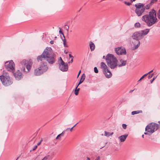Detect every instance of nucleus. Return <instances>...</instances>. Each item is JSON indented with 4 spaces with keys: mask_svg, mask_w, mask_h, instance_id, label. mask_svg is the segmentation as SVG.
Returning <instances> with one entry per match:
<instances>
[{
    "mask_svg": "<svg viewBox=\"0 0 160 160\" xmlns=\"http://www.w3.org/2000/svg\"><path fill=\"white\" fill-rule=\"evenodd\" d=\"M78 87L76 86L74 91V93L76 95H77L78 94L79 91L80 90V88H78Z\"/></svg>",
    "mask_w": 160,
    "mask_h": 160,
    "instance_id": "26",
    "label": "nucleus"
},
{
    "mask_svg": "<svg viewBox=\"0 0 160 160\" xmlns=\"http://www.w3.org/2000/svg\"><path fill=\"white\" fill-rule=\"evenodd\" d=\"M72 61H73V59L72 58L71 61H70L68 63H72Z\"/></svg>",
    "mask_w": 160,
    "mask_h": 160,
    "instance_id": "50",
    "label": "nucleus"
},
{
    "mask_svg": "<svg viewBox=\"0 0 160 160\" xmlns=\"http://www.w3.org/2000/svg\"><path fill=\"white\" fill-rule=\"evenodd\" d=\"M57 38V37H56H56H55V39H56V38Z\"/></svg>",
    "mask_w": 160,
    "mask_h": 160,
    "instance_id": "62",
    "label": "nucleus"
},
{
    "mask_svg": "<svg viewBox=\"0 0 160 160\" xmlns=\"http://www.w3.org/2000/svg\"><path fill=\"white\" fill-rule=\"evenodd\" d=\"M15 79L18 80H20L22 78V73L19 70H18L15 72H12Z\"/></svg>",
    "mask_w": 160,
    "mask_h": 160,
    "instance_id": "13",
    "label": "nucleus"
},
{
    "mask_svg": "<svg viewBox=\"0 0 160 160\" xmlns=\"http://www.w3.org/2000/svg\"><path fill=\"white\" fill-rule=\"evenodd\" d=\"M85 78V74L83 73L81 77V78H80L79 81L78 83V84L76 86L78 87L79 86V85H80L81 83H82L84 80Z\"/></svg>",
    "mask_w": 160,
    "mask_h": 160,
    "instance_id": "18",
    "label": "nucleus"
},
{
    "mask_svg": "<svg viewBox=\"0 0 160 160\" xmlns=\"http://www.w3.org/2000/svg\"><path fill=\"white\" fill-rule=\"evenodd\" d=\"M41 143V142H40L38 143L37 144V145H40V144Z\"/></svg>",
    "mask_w": 160,
    "mask_h": 160,
    "instance_id": "54",
    "label": "nucleus"
},
{
    "mask_svg": "<svg viewBox=\"0 0 160 160\" xmlns=\"http://www.w3.org/2000/svg\"><path fill=\"white\" fill-rule=\"evenodd\" d=\"M142 110H137V111H133L132 112L131 114L132 115H134L135 114H138L140 113H142Z\"/></svg>",
    "mask_w": 160,
    "mask_h": 160,
    "instance_id": "25",
    "label": "nucleus"
},
{
    "mask_svg": "<svg viewBox=\"0 0 160 160\" xmlns=\"http://www.w3.org/2000/svg\"><path fill=\"white\" fill-rule=\"evenodd\" d=\"M64 53L66 54H67L68 53V52H65V51H64Z\"/></svg>",
    "mask_w": 160,
    "mask_h": 160,
    "instance_id": "57",
    "label": "nucleus"
},
{
    "mask_svg": "<svg viewBox=\"0 0 160 160\" xmlns=\"http://www.w3.org/2000/svg\"><path fill=\"white\" fill-rule=\"evenodd\" d=\"M38 68L40 69L41 71L43 73L46 72L48 69L46 62H43L41 63V64Z\"/></svg>",
    "mask_w": 160,
    "mask_h": 160,
    "instance_id": "12",
    "label": "nucleus"
},
{
    "mask_svg": "<svg viewBox=\"0 0 160 160\" xmlns=\"http://www.w3.org/2000/svg\"><path fill=\"white\" fill-rule=\"evenodd\" d=\"M64 131H63L61 133L58 135L56 138V139H61V137L64 136V134L63 133Z\"/></svg>",
    "mask_w": 160,
    "mask_h": 160,
    "instance_id": "24",
    "label": "nucleus"
},
{
    "mask_svg": "<svg viewBox=\"0 0 160 160\" xmlns=\"http://www.w3.org/2000/svg\"><path fill=\"white\" fill-rule=\"evenodd\" d=\"M90 49L91 51H93L95 48V46L94 43L92 42H90Z\"/></svg>",
    "mask_w": 160,
    "mask_h": 160,
    "instance_id": "22",
    "label": "nucleus"
},
{
    "mask_svg": "<svg viewBox=\"0 0 160 160\" xmlns=\"http://www.w3.org/2000/svg\"><path fill=\"white\" fill-rule=\"evenodd\" d=\"M69 129H70V128H68L66 129V130L67 131L68 130H69Z\"/></svg>",
    "mask_w": 160,
    "mask_h": 160,
    "instance_id": "59",
    "label": "nucleus"
},
{
    "mask_svg": "<svg viewBox=\"0 0 160 160\" xmlns=\"http://www.w3.org/2000/svg\"><path fill=\"white\" fill-rule=\"evenodd\" d=\"M124 3L127 5L128 6H130L131 4V3L129 2H127L126 1H124Z\"/></svg>",
    "mask_w": 160,
    "mask_h": 160,
    "instance_id": "39",
    "label": "nucleus"
},
{
    "mask_svg": "<svg viewBox=\"0 0 160 160\" xmlns=\"http://www.w3.org/2000/svg\"><path fill=\"white\" fill-rule=\"evenodd\" d=\"M149 138L152 140H153L154 141H156V140H155L153 138L152 136H151Z\"/></svg>",
    "mask_w": 160,
    "mask_h": 160,
    "instance_id": "45",
    "label": "nucleus"
},
{
    "mask_svg": "<svg viewBox=\"0 0 160 160\" xmlns=\"http://www.w3.org/2000/svg\"><path fill=\"white\" fill-rule=\"evenodd\" d=\"M120 62H121V63L120 64H118V66L119 67H121L123 66H125L127 63V61L126 60H120Z\"/></svg>",
    "mask_w": 160,
    "mask_h": 160,
    "instance_id": "20",
    "label": "nucleus"
},
{
    "mask_svg": "<svg viewBox=\"0 0 160 160\" xmlns=\"http://www.w3.org/2000/svg\"><path fill=\"white\" fill-rule=\"evenodd\" d=\"M37 148V145H35V146H34L32 148V151L35 150Z\"/></svg>",
    "mask_w": 160,
    "mask_h": 160,
    "instance_id": "42",
    "label": "nucleus"
},
{
    "mask_svg": "<svg viewBox=\"0 0 160 160\" xmlns=\"http://www.w3.org/2000/svg\"><path fill=\"white\" fill-rule=\"evenodd\" d=\"M105 146H105H103V147H102V148H100V149H102V148H103V147H104Z\"/></svg>",
    "mask_w": 160,
    "mask_h": 160,
    "instance_id": "60",
    "label": "nucleus"
},
{
    "mask_svg": "<svg viewBox=\"0 0 160 160\" xmlns=\"http://www.w3.org/2000/svg\"><path fill=\"white\" fill-rule=\"evenodd\" d=\"M113 134V132H112L111 133H110V134H109L110 136L112 135Z\"/></svg>",
    "mask_w": 160,
    "mask_h": 160,
    "instance_id": "52",
    "label": "nucleus"
},
{
    "mask_svg": "<svg viewBox=\"0 0 160 160\" xmlns=\"http://www.w3.org/2000/svg\"><path fill=\"white\" fill-rule=\"evenodd\" d=\"M154 125H155L156 130H157L160 128V126L156 123H154Z\"/></svg>",
    "mask_w": 160,
    "mask_h": 160,
    "instance_id": "30",
    "label": "nucleus"
},
{
    "mask_svg": "<svg viewBox=\"0 0 160 160\" xmlns=\"http://www.w3.org/2000/svg\"><path fill=\"white\" fill-rule=\"evenodd\" d=\"M101 67L102 69V72L107 78H110L112 76V73L109 70L106 64L103 62L101 63Z\"/></svg>",
    "mask_w": 160,
    "mask_h": 160,
    "instance_id": "6",
    "label": "nucleus"
},
{
    "mask_svg": "<svg viewBox=\"0 0 160 160\" xmlns=\"http://www.w3.org/2000/svg\"><path fill=\"white\" fill-rule=\"evenodd\" d=\"M127 126L126 124H122V128L124 129H126Z\"/></svg>",
    "mask_w": 160,
    "mask_h": 160,
    "instance_id": "40",
    "label": "nucleus"
},
{
    "mask_svg": "<svg viewBox=\"0 0 160 160\" xmlns=\"http://www.w3.org/2000/svg\"><path fill=\"white\" fill-rule=\"evenodd\" d=\"M60 37H61V39H62V41L63 42V44L64 45V46L65 47H68V46L66 44V40L65 39V38H63L62 37L61 35H60Z\"/></svg>",
    "mask_w": 160,
    "mask_h": 160,
    "instance_id": "21",
    "label": "nucleus"
},
{
    "mask_svg": "<svg viewBox=\"0 0 160 160\" xmlns=\"http://www.w3.org/2000/svg\"><path fill=\"white\" fill-rule=\"evenodd\" d=\"M53 43H54V42L53 40H51L50 41V43L51 44H53Z\"/></svg>",
    "mask_w": 160,
    "mask_h": 160,
    "instance_id": "46",
    "label": "nucleus"
},
{
    "mask_svg": "<svg viewBox=\"0 0 160 160\" xmlns=\"http://www.w3.org/2000/svg\"><path fill=\"white\" fill-rule=\"evenodd\" d=\"M104 132H105V134H104L105 136H107V137H109V136H110V135H109L110 132H107L106 131H105Z\"/></svg>",
    "mask_w": 160,
    "mask_h": 160,
    "instance_id": "34",
    "label": "nucleus"
},
{
    "mask_svg": "<svg viewBox=\"0 0 160 160\" xmlns=\"http://www.w3.org/2000/svg\"><path fill=\"white\" fill-rule=\"evenodd\" d=\"M142 20L145 22L148 27H150L158 22L156 11L152 9L148 14L145 15L142 18Z\"/></svg>",
    "mask_w": 160,
    "mask_h": 160,
    "instance_id": "2",
    "label": "nucleus"
},
{
    "mask_svg": "<svg viewBox=\"0 0 160 160\" xmlns=\"http://www.w3.org/2000/svg\"><path fill=\"white\" fill-rule=\"evenodd\" d=\"M18 158H19V157H18V158H17V159H16V160H18Z\"/></svg>",
    "mask_w": 160,
    "mask_h": 160,
    "instance_id": "61",
    "label": "nucleus"
},
{
    "mask_svg": "<svg viewBox=\"0 0 160 160\" xmlns=\"http://www.w3.org/2000/svg\"><path fill=\"white\" fill-rule=\"evenodd\" d=\"M148 75V74H144V75H143L141 78H140V79L138 81V82L140 81L141 80H142L143 79L144 77H146V76H147V75Z\"/></svg>",
    "mask_w": 160,
    "mask_h": 160,
    "instance_id": "32",
    "label": "nucleus"
},
{
    "mask_svg": "<svg viewBox=\"0 0 160 160\" xmlns=\"http://www.w3.org/2000/svg\"><path fill=\"white\" fill-rule=\"evenodd\" d=\"M49 157V155L45 156L42 160H47Z\"/></svg>",
    "mask_w": 160,
    "mask_h": 160,
    "instance_id": "38",
    "label": "nucleus"
},
{
    "mask_svg": "<svg viewBox=\"0 0 160 160\" xmlns=\"http://www.w3.org/2000/svg\"><path fill=\"white\" fill-rule=\"evenodd\" d=\"M157 1L158 0H151V1L149 3L150 5H152V4L156 3Z\"/></svg>",
    "mask_w": 160,
    "mask_h": 160,
    "instance_id": "31",
    "label": "nucleus"
},
{
    "mask_svg": "<svg viewBox=\"0 0 160 160\" xmlns=\"http://www.w3.org/2000/svg\"><path fill=\"white\" fill-rule=\"evenodd\" d=\"M95 160H100V156H98L95 159Z\"/></svg>",
    "mask_w": 160,
    "mask_h": 160,
    "instance_id": "44",
    "label": "nucleus"
},
{
    "mask_svg": "<svg viewBox=\"0 0 160 160\" xmlns=\"http://www.w3.org/2000/svg\"><path fill=\"white\" fill-rule=\"evenodd\" d=\"M60 63L59 64V69L62 72H66L68 69V65L67 63L65 62L61 57H60Z\"/></svg>",
    "mask_w": 160,
    "mask_h": 160,
    "instance_id": "8",
    "label": "nucleus"
},
{
    "mask_svg": "<svg viewBox=\"0 0 160 160\" xmlns=\"http://www.w3.org/2000/svg\"><path fill=\"white\" fill-rule=\"evenodd\" d=\"M135 89H134L133 90H131L130 91H129V92L130 93H131L132 92L135 90Z\"/></svg>",
    "mask_w": 160,
    "mask_h": 160,
    "instance_id": "51",
    "label": "nucleus"
},
{
    "mask_svg": "<svg viewBox=\"0 0 160 160\" xmlns=\"http://www.w3.org/2000/svg\"><path fill=\"white\" fill-rule=\"evenodd\" d=\"M137 44H134V46L133 47V50H134L137 49L140 45V41L137 42Z\"/></svg>",
    "mask_w": 160,
    "mask_h": 160,
    "instance_id": "23",
    "label": "nucleus"
},
{
    "mask_svg": "<svg viewBox=\"0 0 160 160\" xmlns=\"http://www.w3.org/2000/svg\"><path fill=\"white\" fill-rule=\"evenodd\" d=\"M134 26L135 28H139L140 27V24L138 22H137L135 23Z\"/></svg>",
    "mask_w": 160,
    "mask_h": 160,
    "instance_id": "29",
    "label": "nucleus"
},
{
    "mask_svg": "<svg viewBox=\"0 0 160 160\" xmlns=\"http://www.w3.org/2000/svg\"><path fill=\"white\" fill-rule=\"evenodd\" d=\"M157 77L154 76L153 78V79L150 80V82L151 83H152L153 81Z\"/></svg>",
    "mask_w": 160,
    "mask_h": 160,
    "instance_id": "41",
    "label": "nucleus"
},
{
    "mask_svg": "<svg viewBox=\"0 0 160 160\" xmlns=\"http://www.w3.org/2000/svg\"><path fill=\"white\" fill-rule=\"evenodd\" d=\"M73 127H72V128H70V130L71 131H72V129H73Z\"/></svg>",
    "mask_w": 160,
    "mask_h": 160,
    "instance_id": "53",
    "label": "nucleus"
},
{
    "mask_svg": "<svg viewBox=\"0 0 160 160\" xmlns=\"http://www.w3.org/2000/svg\"><path fill=\"white\" fill-rule=\"evenodd\" d=\"M69 57L70 58H73V56L70 54H69Z\"/></svg>",
    "mask_w": 160,
    "mask_h": 160,
    "instance_id": "47",
    "label": "nucleus"
},
{
    "mask_svg": "<svg viewBox=\"0 0 160 160\" xmlns=\"http://www.w3.org/2000/svg\"><path fill=\"white\" fill-rule=\"evenodd\" d=\"M64 28L66 29L68 32V31L69 27L67 25H65L64 27Z\"/></svg>",
    "mask_w": 160,
    "mask_h": 160,
    "instance_id": "37",
    "label": "nucleus"
},
{
    "mask_svg": "<svg viewBox=\"0 0 160 160\" xmlns=\"http://www.w3.org/2000/svg\"><path fill=\"white\" fill-rule=\"evenodd\" d=\"M115 52L118 55H126L127 53L125 49L124 48H122L120 47L116 48H115Z\"/></svg>",
    "mask_w": 160,
    "mask_h": 160,
    "instance_id": "11",
    "label": "nucleus"
},
{
    "mask_svg": "<svg viewBox=\"0 0 160 160\" xmlns=\"http://www.w3.org/2000/svg\"><path fill=\"white\" fill-rule=\"evenodd\" d=\"M78 122L76 124H75L72 127L74 128L77 124H78Z\"/></svg>",
    "mask_w": 160,
    "mask_h": 160,
    "instance_id": "55",
    "label": "nucleus"
},
{
    "mask_svg": "<svg viewBox=\"0 0 160 160\" xmlns=\"http://www.w3.org/2000/svg\"><path fill=\"white\" fill-rule=\"evenodd\" d=\"M94 72L95 73H98V70L96 67H95L94 68Z\"/></svg>",
    "mask_w": 160,
    "mask_h": 160,
    "instance_id": "36",
    "label": "nucleus"
},
{
    "mask_svg": "<svg viewBox=\"0 0 160 160\" xmlns=\"http://www.w3.org/2000/svg\"><path fill=\"white\" fill-rule=\"evenodd\" d=\"M42 73H43L41 71L40 69H39V68L34 70V74L36 76H39Z\"/></svg>",
    "mask_w": 160,
    "mask_h": 160,
    "instance_id": "16",
    "label": "nucleus"
},
{
    "mask_svg": "<svg viewBox=\"0 0 160 160\" xmlns=\"http://www.w3.org/2000/svg\"><path fill=\"white\" fill-rule=\"evenodd\" d=\"M59 28V34L62 35L63 36V37H62V38H65V37L62 31L61 28Z\"/></svg>",
    "mask_w": 160,
    "mask_h": 160,
    "instance_id": "28",
    "label": "nucleus"
},
{
    "mask_svg": "<svg viewBox=\"0 0 160 160\" xmlns=\"http://www.w3.org/2000/svg\"><path fill=\"white\" fill-rule=\"evenodd\" d=\"M145 10V8L135 9V12L138 16H141Z\"/></svg>",
    "mask_w": 160,
    "mask_h": 160,
    "instance_id": "14",
    "label": "nucleus"
},
{
    "mask_svg": "<svg viewBox=\"0 0 160 160\" xmlns=\"http://www.w3.org/2000/svg\"><path fill=\"white\" fill-rule=\"evenodd\" d=\"M142 137L143 138H144V135L143 134L142 135Z\"/></svg>",
    "mask_w": 160,
    "mask_h": 160,
    "instance_id": "58",
    "label": "nucleus"
},
{
    "mask_svg": "<svg viewBox=\"0 0 160 160\" xmlns=\"http://www.w3.org/2000/svg\"><path fill=\"white\" fill-rule=\"evenodd\" d=\"M148 130H149L150 132L152 133L157 130L155 125H154V123H149L147 126L145 128V131H146Z\"/></svg>",
    "mask_w": 160,
    "mask_h": 160,
    "instance_id": "10",
    "label": "nucleus"
},
{
    "mask_svg": "<svg viewBox=\"0 0 160 160\" xmlns=\"http://www.w3.org/2000/svg\"><path fill=\"white\" fill-rule=\"evenodd\" d=\"M151 5H150V3L149 4L146 5L145 6V9H148L150 8V7L151 6Z\"/></svg>",
    "mask_w": 160,
    "mask_h": 160,
    "instance_id": "33",
    "label": "nucleus"
},
{
    "mask_svg": "<svg viewBox=\"0 0 160 160\" xmlns=\"http://www.w3.org/2000/svg\"><path fill=\"white\" fill-rule=\"evenodd\" d=\"M55 54L51 47H47L44 50L42 53L37 58L38 62L43 60L47 61L49 64H52L56 61Z\"/></svg>",
    "mask_w": 160,
    "mask_h": 160,
    "instance_id": "1",
    "label": "nucleus"
},
{
    "mask_svg": "<svg viewBox=\"0 0 160 160\" xmlns=\"http://www.w3.org/2000/svg\"><path fill=\"white\" fill-rule=\"evenodd\" d=\"M149 29H146L143 30H142L140 31L141 33L142 34L143 38L144 36L146 35L149 32Z\"/></svg>",
    "mask_w": 160,
    "mask_h": 160,
    "instance_id": "19",
    "label": "nucleus"
},
{
    "mask_svg": "<svg viewBox=\"0 0 160 160\" xmlns=\"http://www.w3.org/2000/svg\"><path fill=\"white\" fill-rule=\"evenodd\" d=\"M135 7H136V9L145 8L144 4L140 3L136 4L135 5Z\"/></svg>",
    "mask_w": 160,
    "mask_h": 160,
    "instance_id": "15",
    "label": "nucleus"
},
{
    "mask_svg": "<svg viewBox=\"0 0 160 160\" xmlns=\"http://www.w3.org/2000/svg\"><path fill=\"white\" fill-rule=\"evenodd\" d=\"M146 131H147V132H145L144 133V134L145 135H147L149 136H150L152 134V133L150 132V130H148Z\"/></svg>",
    "mask_w": 160,
    "mask_h": 160,
    "instance_id": "27",
    "label": "nucleus"
},
{
    "mask_svg": "<svg viewBox=\"0 0 160 160\" xmlns=\"http://www.w3.org/2000/svg\"><path fill=\"white\" fill-rule=\"evenodd\" d=\"M86 158H87L88 160H90V158H88V157H87Z\"/></svg>",
    "mask_w": 160,
    "mask_h": 160,
    "instance_id": "56",
    "label": "nucleus"
},
{
    "mask_svg": "<svg viewBox=\"0 0 160 160\" xmlns=\"http://www.w3.org/2000/svg\"><path fill=\"white\" fill-rule=\"evenodd\" d=\"M153 75V74H150L148 76V78L149 79L151 78H152V77Z\"/></svg>",
    "mask_w": 160,
    "mask_h": 160,
    "instance_id": "43",
    "label": "nucleus"
},
{
    "mask_svg": "<svg viewBox=\"0 0 160 160\" xmlns=\"http://www.w3.org/2000/svg\"><path fill=\"white\" fill-rule=\"evenodd\" d=\"M160 23V22H159L158 24H159Z\"/></svg>",
    "mask_w": 160,
    "mask_h": 160,
    "instance_id": "63",
    "label": "nucleus"
},
{
    "mask_svg": "<svg viewBox=\"0 0 160 160\" xmlns=\"http://www.w3.org/2000/svg\"><path fill=\"white\" fill-rule=\"evenodd\" d=\"M20 63L24 66L22 70L24 72H28L31 69L32 63L31 59L29 61L24 59L20 62Z\"/></svg>",
    "mask_w": 160,
    "mask_h": 160,
    "instance_id": "4",
    "label": "nucleus"
},
{
    "mask_svg": "<svg viewBox=\"0 0 160 160\" xmlns=\"http://www.w3.org/2000/svg\"><path fill=\"white\" fill-rule=\"evenodd\" d=\"M128 136V134H125L119 136L118 138L120 139L121 142H122L125 140Z\"/></svg>",
    "mask_w": 160,
    "mask_h": 160,
    "instance_id": "17",
    "label": "nucleus"
},
{
    "mask_svg": "<svg viewBox=\"0 0 160 160\" xmlns=\"http://www.w3.org/2000/svg\"><path fill=\"white\" fill-rule=\"evenodd\" d=\"M0 79L3 85L5 86H9L12 83V79L7 73L5 75L0 76Z\"/></svg>",
    "mask_w": 160,
    "mask_h": 160,
    "instance_id": "5",
    "label": "nucleus"
},
{
    "mask_svg": "<svg viewBox=\"0 0 160 160\" xmlns=\"http://www.w3.org/2000/svg\"><path fill=\"white\" fill-rule=\"evenodd\" d=\"M5 64V67L8 71L11 72H13L14 71L15 65L12 60L6 62Z\"/></svg>",
    "mask_w": 160,
    "mask_h": 160,
    "instance_id": "7",
    "label": "nucleus"
},
{
    "mask_svg": "<svg viewBox=\"0 0 160 160\" xmlns=\"http://www.w3.org/2000/svg\"><path fill=\"white\" fill-rule=\"evenodd\" d=\"M103 58L105 59L108 66L111 69H114L118 66V61L113 54L108 53L106 57L103 56Z\"/></svg>",
    "mask_w": 160,
    "mask_h": 160,
    "instance_id": "3",
    "label": "nucleus"
},
{
    "mask_svg": "<svg viewBox=\"0 0 160 160\" xmlns=\"http://www.w3.org/2000/svg\"><path fill=\"white\" fill-rule=\"evenodd\" d=\"M133 39L136 40V42L139 41V40L143 38L142 34L140 31H137L134 32L132 36Z\"/></svg>",
    "mask_w": 160,
    "mask_h": 160,
    "instance_id": "9",
    "label": "nucleus"
},
{
    "mask_svg": "<svg viewBox=\"0 0 160 160\" xmlns=\"http://www.w3.org/2000/svg\"><path fill=\"white\" fill-rule=\"evenodd\" d=\"M81 70L79 71L78 72V76H77V78H78V77L79 76V75L80 73H81Z\"/></svg>",
    "mask_w": 160,
    "mask_h": 160,
    "instance_id": "49",
    "label": "nucleus"
},
{
    "mask_svg": "<svg viewBox=\"0 0 160 160\" xmlns=\"http://www.w3.org/2000/svg\"><path fill=\"white\" fill-rule=\"evenodd\" d=\"M153 71V70H152L151 71H150L149 72H148V73H147V74H148H148L152 72Z\"/></svg>",
    "mask_w": 160,
    "mask_h": 160,
    "instance_id": "48",
    "label": "nucleus"
},
{
    "mask_svg": "<svg viewBox=\"0 0 160 160\" xmlns=\"http://www.w3.org/2000/svg\"><path fill=\"white\" fill-rule=\"evenodd\" d=\"M157 17L158 19H160V8L158 12Z\"/></svg>",
    "mask_w": 160,
    "mask_h": 160,
    "instance_id": "35",
    "label": "nucleus"
}]
</instances>
